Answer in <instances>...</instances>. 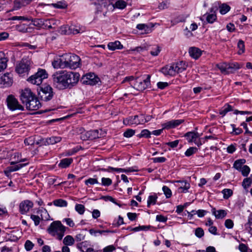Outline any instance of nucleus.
I'll list each match as a JSON object with an SVG mask.
<instances>
[{"instance_id":"obj_6","label":"nucleus","mask_w":252,"mask_h":252,"mask_svg":"<svg viewBox=\"0 0 252 252\" xmlns=\"http://www.w3.org/2000/svg\"><path fill=\"white\" fill-rule=\"evenodd\" d=\"M48 77V73L43 69H39L36 73L30 76L27 81L34 85H40L43 79Z\"/></svg>"},{"instance_id":"obj_7","label":"nucleus","mask_w":252,"mask_h":252,"mask_svg":"<svg viewBox=\"0 0 252 252\" xmlns=\"http://www.w3.org/2000/svg\"><path fill=\"white\" fill-rule=\"evenodd\" d=\"M66 68L75 69L80 67L81 59L79 56L70 53L65 54Z\"/></svg>"},{"instance_id":"obj_40","label":"nucleus","mask_w":252,"mask_h":252,"mask_svg":"<svg viewBox=\"0 0 252 252\" xmlns=\"http://www.w3.org/2000/svg\"><path fill=\"white\" fill-rule=\"evenodd\" d=\"M70 26L68 25H63L60 28L59 32L62 34H70Z\"/></svg>"},{"instance_id":"obj_63","label":"nucleus","mask_w":252,"mask_h":252,"mask_svg":"<svg viewBox=\"0 0 252 252\" xmlns=\"http://www.w3.org/2000/svg\"><path fill=\"white\" fill-rule=\"evenodd\" d=\"M34 244L30 240H27L25 244V249L27 251H31L33 247Z\"/></svg>"},{"instance_id":"obj_61","label":"nucleus","mask_w":252,"mask_h":252,"mask_svg":"<svg viewBox=\"0 0 252 252\" xmlns=\"http://www.w3.org/2000/svg\"><path fill=\"white\" fill-rule=\"evenodd\" d=\"M135 134V130L132 129H128L124 132L123 135L126 138H130Z\"/></svg>"},{"instance_id":"obj_34","label":"nucleus","mask_w":252,"mask_h":252,"mask_svg":"<svg viewBox=\"0 0 252 252\" xmlns=\"http://www.w3.org/2000/svg\"><path fill=\"white\" fill-rule=\"evenodd\" d=\"M157 199L158 196L156 193L149 195L147 200V207L149 208L151 205L156 204Z\"/></svg>"},{"instance_id":"obj_47","label":"nucleus","mask_w":252,"mask_h":252,"mask_svg":"<svg viewBox=\"0 0 252 252\" xmlns=\"http://www.w3.org/2000/svg\"><path fill=\"white\" fill-rule=\"evenodd\" d=\"M60 64L61 65V68H66V59L65 54L60 56L58 58Z\"/></svg>"},{"instance_id":"obj_18","label":"nucleus","mask_w":252,"mask_h":252,"mask_svg":"<svg viewBox=\"0 0 252 252\" xmlns=\"http://www.w3.org/2000/svg\"><path fill=\"white\" fill-rule=\"evenodd\" d=\"M85 77L87 80L86 81V83L91 85H94L98 83L99 80L98 77H96L94 74H87L85 75Z\"/></svg>"},{"instance_id":"obj_59","label":"nucleus","mask_w":252,"mask_h":252,"mask_svg":"<svg viewBox=\"0 0 252 252\" xmlns=\"http://www.w3.org/2000/svg\"><path fill=\"white\" fill-rule=\"evenodd\" d=\"M102 170L108 172L116 171L117 172H122V171H126L125 169L114 168L112 167H109L108 169H102Z\"/></svg>"},{"instance_id":"obj_28","label":"nucleus","mask_w":252,"mask_h":252,"mask_svg":"<svg viewBox=\"0 0 252 252\" xmlns=\"http://www.w3.org/2000/svg\"><path fill=\"white\" fill-rule=\"evenodd\" d=\"M3 52H0V71L6 68L8 59L5 58Z\"/></svg>"},{"instance_id":"obj_12","label":"nucleus","mask_w":252,"mask_h":252,"mask_svg":"<svg viewBox=\"0 0 252 252\" xmlns=\"http://www.w3.org/2000/svg\"><path fill=\"white\" fill-rule=\"evenodd\" d=\"M184 122V120H172L162 124L163 129H169L178 126Z\"/></svg>"},{"instance_id":"obj_33","label":"nucleus","mask_w":252,"mask_h":252,"mask_svg":"<svg viewBox=\"0 0 252 252\" xmlns=\"http://www.w3.org/2000/svg\"><path fill=\"white\" fill-rule=\"evenodd\" d=\"M228 74L234 72L235 70L241 68V66L238 63H227Z\"/></svg>"},{"instance_id":"obj_26","label":"nucleus","mask_w":252,"mask_h":252,"mask_svg":"<svg viewBox=\"0 0 252 252\" xmlns=\"http://www.w3.org/2000/svg\"><path fill=\"white\" fill-rule=\"evenodd\" d=\"M185 136L187 138V140L189 143L194 142L195 138H198L199 135L197 132H188L185 134Z\"/></svg>"},{"instance_id":"obj_10","label":"nucleus","mask_w":252,"mask_h":252,"mask_svg":"<svg viewBox=\"0 0 252 252\" xmlns=\"http://www.w3.org/2000/svg\"><path fill=\"white\" fill-rule=\"evenodd\" d=\"M33 206V203L29 200L22 201L19 204V212L21 214H26Z\"/></svg>"},{"instance_id":"obj_15","label":"nucleus","mask_w":252,"mask_h":252,"mask_svg":"<svg viewBox=\"0 0 252 252\" xmlns=\"http://www.w3.org/2000/svg\"><path fill=\"white\" fill-rule=\"evenodd\" d=\"M105 132L102 129H94L89 131V140H94L104 136Z\"/></svg>"},{"instance_id":"obj_5","label":"nucleus","mask_w":252,"mask_h":252,"mask_svg":"<svg viewBox=\"0 0 252 252\" xmlns=\"http://www.w3.org/2000/svg\"><path fill=\"white\" fill-rule=\"evenodd\" d=\"M150 75H145L142 77H137L131 83L134 85V88L138 91H144L150 86Z\"/></svg>"},{"instance_id":"obj_14","label":"nucleus","mask_w":252,"mask_h":252,"mask_svg":"<svg viewBox=\"0 0 252 252\" xmlns=\"http://www.w3.org/2000/svg\"><path fill=\"white\" fill-rule=\"evenodd\" d=\"M161 72L166 76H174L176 74L173 64L167 65L161 69Z\"/></svg>"},{"instance_id":"obj_1","label":"nucleus","mask_w":252,"mask_h":252,"mask_svg":"<svg viewBox=\"0 0 252 252\" xmlns=\"http://www.w3.org/2000/svg\"><path fill=\"white\" fill-rule=\"evenodd\" d=\"M79 78V73L66 70L57 71L52 75L53 86L59 90L73 88L78 83Z\"/></svg>"},{"instance_id":"obj_62","label":"nucleus","mask_w":252,"mask_h":252,"mask_svg":"<svg viewBox=\"0 0 252 252\" xmlns=\"http://www.w3.org/2000/svg\"><path fill=\"white\" fill-rule=\"evenodd\" d=\"M9 20H19V21H30L31 19L25 16H13L11 17Z\"/></svg>"},{"instance_id":"obj_32","label":"nucleus","mask_w":252,"mask_h":252,"mask_svg":"<svg viewBox=\"0 0 252 252\" xmlns=\"http://www.w3.org/2000/svg\"><path fill=\"white\" fill-rule=\"evenodd\" d=\"M232 106L228 103L225 104L224 106L220 110L219 113L222 117L224 116L228 112L233 111Z\"/></svg>"},{"instance_id":"obj_52","label":"nucleus","mask_w":252,"mask_h":252,"mask_svg":"<svg viewBox=\"0 0 252 252\" xmlns=\"http://www.w3.org/2000/svg\"><path fill=\"white\" fill-rule=\"evenodd\" d=\"M75 209L79 214L83 215L85 212V206L82 204H77Z\"/></svg>"},{"instance_id":"obj_4","label":"nucleus","mask_w":252,"mask_h":252,"mask_svg":"<svg viewBox=\"0 0 252 252\" xmlns=\"http://www.w3.org/2000/svg\"><path fill=\"white\" fill-rule=\"evenodd\" d=\"M32 66V61L28 58H23L17 63L15 71L21 76L28 75Z\"/></svg>"},{"instance_id":"obj_54","label":"nucleus","mask_w":252,"mask_h":252,"mask_svg":"<svg viewBox=\"0 0 252 252\" xmlns=\"http://www.w3.org/2000/svg\"><path fill=\"white\" fill-rule=\"evenodd\" d=\"M162 190L164 192L167 198H170L172 195V192L171 189L167 186H164L162 187Z\"/></svg>"},{"instance_id":"obj_55","label":"nucleus","mask_w":252,"mask_h":252,"mask_svg":"<svg viewBox=\"0 0 252 252\" xmlns=\"http://www.w3.org/2000/svg\"><path fill=\"white\" fill-rule=\"evenodd\" d=\"M239 171L244 176H247L250 173V168L247 165H244Z\"/></svg>"},{"instance_id":"obj_3","label":"nucleus","mask_w":252,"mask_h":252,"mask_svg":"<svg viewBox=\"0 0 252 252\" xmlns=\"http://www.w3.org/2000/svg\"><path fill=\"white\" fill-rule=\"evenodd\" d=\"M65 227L61 221H55L51 223L47 229V232L49 234L53 236H57V238L59 240L62 239L64 235Z\"/></svg>"},{"instance_id":"obj_60","label":"nucleus","mask_w":252,"mask_h":252,"mask_svg":"<svg viewBox=\"0 0 252 252\" xmlns=\"http://www.w3.org/2000/svg\"><path fill=\"white\" fill-rule=\"evenodd\" d=\"M31 219L34 221L35 226H37L40 223L41 219L38 216L31 215Z\"/></svg>"},{"instance_id":"obj_8","label":"nucleus","mask_w":252,"mask_h":252,"mask_svg":"<svg viewBox=\"0 0 252 252\" xmlns=\"http://www.w3.org/2000/svg\"><path fill=\"white\" fill-rule=\"evenodd\" d=\"M53 88L49 85H45L40 87L38 95L41 100L48 101L50 100L54 96Z\"/></svg>"},{"instance_id":"obj_35","label":"nucleus","mask_w":252,"mask_h":252,"mask_svg":"<svg viewBox=\"0 0 252 252\" xmlns=\"http://www.w3.org/2000/svg\"><path fill=\"white\" fill-rule=\"evenodd\" d=\"M75 239L71 235H67L63 240V244L66 246H71L74 243Z\"/></svg>"},{"instance_id":"obj_25","label":"nucleus","mask_w":252,"mask_h":252,"mask_svg":"<svg viewBox=\"0 0 252 252\" xmlns=\"http://www.w3.org/2000/svg\"><path fill=\"white\" fill-rule=\"evenodd\" d=\"M77 133L78 134L80 135V138L82 140H89V131H86L83 127L77 128Z\"/></svg>"},{"instance_id":"obj_41","label":"nucleus","mask_w":252,"mask_h":252,"mask_svg":"<svg viewBox=\"0 0 252 252\" xmlns=\"http://www.w3.org/2000/svg\"><path fill=\"white\" fill-rule=\"evenodd\" d=\"M9 74H4L1 77V80L3 84L6 86H9L12 84V79L8 76Z\"/></svg>"},{"instance_id":"obj_53","label":"nucleus","mask_w":252,"mask_h":252,"mask_svg":"<svg viewBox=\"0 0 252 252\" xmlns=\"http://www.w3.org/2000/svg\"><path fill=\"white\" fill-rule=\"evenodd\" d=\"M161 49L159 46H155L152 47L150 53L153 56H157L158 55Z\"/></svg>"},{"instance_id":"obj_36","label":"nucleus","mask_w":252,"mask_h":252,"mask_svg":"<svg viewBox=\"0 0 252 252\" xmlns=\"http://www.w3.org/2000/svg\"><path fill=\"white\" fill-rule=\"evenodd\" d=\"M217 67L224 74H228L227 63H223L217 65Z\"/></svg>"},{"instance_id":"obj_56","label":"nucleus","mask_w":252,"mask_h":252,"mask_svg":"<svg viewBox=\"0 0 252 252\" xmlns=\"http://www.w3.org/2000/svg\"><path fill=\"white\" fill-rule=\"evenodd\" d=\"M204 235V232L203 229L201 227H197L195 230V235L199 238H200L202 237Z\"/></svg>"},{"instance_id":"obj_57","label":"nucleus","mask_w":252,"mask_h":252,"mask_svg":"<svg viewBox=\"0 0 252 252\" xmlns=\"http://www.w3.org/2000/svg\"><path fill=\"white\" fill-rule=\"evenodd\" d=\"M223 194V197L225 199L229 198L233 194V191L231 189H225L222 191Z\"/></svg>"},{"instance_id":"obj_58","label":"nucleus","mask_w":252,"mask_h":252,"mask_svg":"<svg viewBox=\"0 0 252 252\" xmlns=\"http://www.w3.org/2000/svg\"><path fill=\"white\" fill-rule=\"evenodd\" d=\"M85 183L87 186H88L89 184L91 185H93L94 184H99L97 179L92 178H90L86 180Z\"/></svg>"},{"instance_id":"obj_48","label":"nucleus","mask_w":252,"mask_h":252,"mask_svg":"<svg viewBox=\"0 0 252 252\" xmlns=\"http://www.w3.org/2000/svg\"><path fill=\"white\" fill-rule=\"evenodd\" d=\"M151 133L149 130L145 129L141 131V133L138 135V137L139 138H150L151 137Z\"/></svg>"},{"instance_id":"obj_29","label":"nucleus","mask_w":252,"mask_h":252,"mask_svg":"<svg viewBox=\"0 0 252 252\" xmlns=\"http://www.w3.org/2000/svg\"><path fill=\"white\" fill-rule=\"evenodd\" d=\"M72 162V158H65L61 160L58 165L61 168H65L68 167Z\"/></svg>"},{"instance_id":"obj_30","label":"nucleus","mask_w":252,"mask_h":252,"mask_svg":"<svg viewBox=\"0 0 252 252\" xmlns=\"http://www.w3.org/2000/svg\"><path fill=\"white\" fill-rule=\"evenodd\" d=\"M27 164H28V163H24V164L19 163L16 165L8 166L7 167L6 171H5V172L10 173L12 172L17 171V170H19L20 169H21V168H22L23 167L26 166Z\"/></svg>"},{"instance_id":"obj_2","label":"nucleus","mask_w":252,"mask_h":252,"mask_svg":"<svg viewBox=\"0 0 252 252\" xmlns=\"http://www.w3.org/2000/svg\"><path fill=\"white\" fill-rule=\"evenodd\" d=\"M20 99L29 110H36L41 106L37 97L29 89H25L22 91Z\"/></svg>"},{"instance_id":"obj_23","label":"nucleus","mask_w":252,"mask_h":252,"mask_svg":"<svg viewBox=\"0 0 252 252\" xmlns=\"http://www.w3.org/2000/svg\"><path fill=\"white\" fill-rule=\"evenodd\" d=\"M173 64L174 66L176 73L182 72L186 69L187 66L186 63L183 61L177 62L176 63Z\"/></svg>"},{"instance_id":"obj_46","label":"nucleus","mask_w":252,"mask_h":252,"mask_svg":"<svg viewBox=\"0 0 252 252\" xmlns=\"http://www.w3.org/2000/svg\"><path fill=\"white\" fill-rule=\"evenodd\" d=\"M230 9V7L226 4H222L220 7V12L221 14H225Z\"/></svg>"},{"instance_id":"obj_42","label":"nucleus","mask_w":252,"mask_h":252,"mask_svg":"<svg viewBox=\"0 0 252 252\" xmlns=\"http://www.w3.org/2000/svg\"><path fill=\"white\" fill-rule=\"evenodd\" d=\"M53 204L55 206L58 207H66L67 205V202L62 199H56L53 201Z\"/></svg>"},{"instance_id":"obj_49","label":"nucleus","mask_w":252,"mask_h":252,"mask_svg":"<svg viewBox=\"0 0 252 252\" xmlns=\"http://www.w3.org/2000/svg\"><path fill=\"white\" fill-rule=\"evenodd\" d=\"M237 47L239 49V51L238 52L239 54H242L245 51V44L244 42L242 40H239L238 44Z\"/></svg>"},{"instance_id":"obj_21","label":"nucleus","mask_w":252,"mask_h":252,"mask_svg":"<svg viewBox=\"0 0 252 252\" xmlns=\"http://www.w3.org/2000/svg\"><path fill=\"white\" fill-rule=\"evenodd\" d=\"M56 20L53 19H43V29H55L56 25Z\"/></svg>"},{"instance_id":"obj_13","label":"nucleus","mask_w":252,"mask_h":252,"mask_svg":"<svg viewBox=\"0 0 252 252\" xmlns=\"http://www.w3.org/2000/svg\"><path fill=\"white\" fill-rule=\"evenodd\" d=\"M89 242L85 241L77 244V248L82 252H91L94 251L93 248H90Z\"/></svg>"},{"instance_id":"obj_9","label":"nucleus","mask_w":252,"mask_h":252,"mask_svg":"<svg viewBox=\"0 0 252 252\" xmlns=\"http://www.w3.org/2000/svg\"><path fill=\"white\" fill-rule=\"evenodd\" d=\"M6 101L8 108L11 111L16 110L23 111L24 110V107L19 103L18 100L13 95H9Z\"/></svg>"},{"instance_id":"obj_31","label":"nucleus","mask_w":252,"mask_h":252,"mask_svg":"<svg viewBox=\"0 0 252 252\" xmlns=\"http://www.w3.org/2000/svg\"><path fill=\"white\" fill-rule=\"evenodd\" d=\"M33 0H16L14 1V6L20 8L22 6L30 4Z\"/></svg>"},{"instance_id":"obj_22","label":"nucleus","mask_w":252,"mask_h":252,"mask_svg":"<svg viewBox=\"0 0 252 252\" xmlns=\"http://www.w3.org/2000/svg\"><path fill=\"white\" fill-rule=\"evenodd\" d=\"M212 213L217 219H221L224 218L227 214L226 212L224 210H216L215 208L212 209Z\"/></svg>"},{"instance_id":"obj_17","label":"nucleus","mask_w":252,"mask_h":252,"mask_svg":"<svg viewBox=\"0 0 252 252\" xmlns=\"http://www.w3.org/2000/svg\"><path fill=\"white\" fill-rule=\"evenodd\" d=\"M177 182L179 183L180 187L178 190L180 192L186 193L188 191V189L190 188V184L185 181H178Z\"/></svg>"},{"instance_id":"obj_44","label":"nucleus","mask_w":252,"mask_h":252,"mask_svg":"<svg viewBox=\"0 0 252 252\" xmlns=\"http://www.w3.org/2000/svg\"><path fill=\"white\" fill-rule=\"evenodd\" d=\"M111 231L106 230H95L94 229H91L89 230L90 233L92 235H94V236H97V234H104L106 233L111 232Z\"/></svg>"},{"instance_id":"obj_16","label":"nucleus","mask_w":252,"mask_h":252,"mask_svg":"<svg viewBox=\"0 0 252 252\" xmlns=\"http://www.w3.org/2000/svg\"><path fill=\"white\" fill-rule=\"evenodd\" d=\"M189 53L191 58L196 60L201 56L202 51L198 48L192 47L189 48Z\"/></svg>"},{"instance_id":"obj_43","label":"nucleus","mask_w":252,"mask_h":252,"mask_svg":"<svg viewBox=\"0 0 252 252\" xmlns=\"http://www.w3.org/2000/svg\"><path fill=\"white\" fill-rule=\"evenodd\" d=\"M205 16H206V21L209 23H213L217 19V16L214 13H206L203 15V17Z\"/></svg>"},{"instance_id":"obj_11","label":"nucleus","mask_w":252,"mask_h":252,"mask_svg":"<svg viewBox=\"0 0 252 252\" xmlns=\"http://www.w3.org/2000/svg\"><path fill=\"white\" fill-rule=\"evenodd\" d=\"M142 118V114L139 115H135L134 116L129 117L128 118L124 120V123L126 125H139L142 124L141 120Z\"/></svg>"},{"instance_id":"obj_45","label":"nucleus","mask_w":252,"mask_h":252,"mask_svg":"<svg viewBox=\"0 0 252 252\" xmlns=\"http://www.w3.org/2000/svg\"><path fill=\"white\" fill-rule=\"evenodd\" d=\"M114 7L119 8V9H124L126 6V2L123 0H119L116 1L114 5Z\"/></svg>"},{"instance_id":"obj_38","label":"nucleus","mask_w":252,"mask_h":252,"mask_svg":"<svg viewBox=\"0 0 252 252\" xmlns=\"http://www.w3.org/2000/svg\"><path fill=\"white\" fill-rule=\"evenodd\" d=\"M246 162L245 159H240L236 160L233 164V167L237 170H240L243 167V165Z\"/></svg>"},{"instance_id":"obj_19","label":"nucleus","mask_w":252,"mask_h":252,"mask_svg":"<svg viewBox=\"0 0 252 252\" xmlns=\"http://www.w3.org/2000/svg\"><path fill=\"white\" fill-rule=\"evenodd\" d=\"M70 34H73L83 33L86 31V28L80 25H72L70 26Z\"/></svg>"},{"instance_id":"obj_37","label":"nucleus","mask_w":252,"mask_h":252,"mask_svg":"<svg viewBox=\"0 0 252 252\" xmlns=\"http://www.w3.org/2000/svg\"><path fill=\"white\" fill-rule=\"evenodd\" d=\"M62 140V138L59 136H53L50 138H48L46 139V143L48 144H55L57 143L60 142Z\"/></svg>"},{"instance_id":"obj_27","label":"nucleus","mask_w":252,"mask_h":252,"mask_svg":"<svg viewBox=\"0 0 252 252\" xmlns=\"http://www.w3.org/2000/svg\"><path fill=\"white\" fill-rule=\"evenodd\" d=\"M32 22V24L36 27L38 29H43V19L39 18H30Z\"/></svg>"},{"instance_id":"obj_64","label":"nucleus","mask_w":252,"mask_h":252,"mask_svg":"<svg viewBox=\"0 0 252 252\" xmlns=\"http://www.w3.org/2000/svg\"><path fill=\"white\" fill-rule=\"evenodd\" d=\"M225 226L228 228L231 229L232 228L234 225V223L233 221L230 219H227L225 221L224 223Z\"/></svg>"},{"instance_id":"obj_20","label":"nucleus","mask_w":252,"mask_h":252,"mask_svg":"<svg viewBox=\"0 0 252 252\" xmlns=\"http://www.w3.org/2000/svg\"><path fill=\"white\" fill-rule=\"evenodd\" d=\"M150 27L148 25L145 24H139L136 26V28L141 31L142 34H147L152 32V28Z\"/></svg>"},{"instance_id":"obj_50","label":"nucleus","mask_w":252,"mask_h":252,"mask_svg":"<svg viewBox=\"0 0 252 252\" xmlns=\"http://www.w3.org/2000/svg\"><path fill=\"white\" fill-rule=\"evenodd\" d=\"M112 184V181L109 178L103 177L101 179V185L105 187H108Z\"/></svg>"},{"instance_id":"obj_39","label":"nucleus","mask_w":252,"mask_h":252,"mask_svg":"<svg viewBox=\"0 0 252 252\" xmlns=\"http://www.w3.org/2000/svg\"><path fill=\"white\" fill-rule=\"evenodd\" d=\"M246 229L252 235V213H251L248 218V222L245 224Z\"/></svg>"},{"instance_id":"obj_51","label":"nucleus","mask_w":252,"mask_h":252,"mask_svg":"<svg viewBox=\"0 0 252 252\" xmlns=\"http://www.w3.org/2000/svg\"><path fill=\"white\" fill-rule=\"evenodd\" d=\"M197 151V149L196 147H190L186 151L185 155L187 157H189L192 155L193 154L196 153Z\"/></svg>"},{"instance_id":"obj_24","label":"nucleus","mask_w":252,"mask_h":252,"mask_svg":"<svg viewBox=\"0 0 252 252\" xmlns=\"http://www.w3.org/2000/svg\"><path fill=\"white\" fill-rule=\"evenodd\" d=\"M108 48L110 50L114 51L116 49H122L123 46L119 41L109 42L107 45Z\"/></svg>"}]
</instances>
